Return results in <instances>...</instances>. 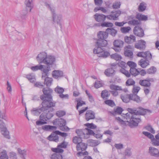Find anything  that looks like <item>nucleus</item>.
Masks as SVG:
<instances>
[{
	"label": "nucleus",
	"mask_w": 159,
	"mask_h": 159,
	"mask_svg": "<svg viewBox=\"0 0 159 159\" xmlns=\"http://www.w3.org/2000/svg\"><path fill=\"white\" fill-rule=\"evenodd\" d=\"M42 91L43 94L40 97V98L43 101L42 103V107H46L45 109L46 110L48 109V108L49 109L51 107H54L55 103L52 102V96L51 94L53 92L52 89L47 87L43 88Z\"/></svg>",
	"instance_id": "obj_1"
},
{
	"label": "nucleus",
	"mask_w": 159,
	"mask_h": 159,
	"mask_svg": "<svg viewBox=\"0 0 159 159\" xmlns=\"http://www.w3.org/2000/svg\"><path fill=\"white\" fill-rule=\"evenodd\" d=\"M129 109H132L128 108L127 111L129 112L126 114H123L122 115V118L129 123L130 126H136L141 120L139 117L136 116L134 112V111H130Z\"/></svg>",
	"instance_id": "obj_2"
},
{
	"label": "nucleus",
	"mask_w": 159,
	"mask_h": 159,
	"mask_svg": "<svg viewBox=\"0 0 159 159\" xmlns=\"http://www.w3.org/2000/svg\"><path fill=\"white\" fill-rule=\"evenodd\" d=\"M45 5L50 10L52 15V19L53 23H57L60 26H61V25L60 22V20L61 18V16L57 15L55 12L54 7L52 5L47 2L45 3Z\"/></svg>",
	"instance_id": "obj_3"
},
{
	"label": "nucleus",
	"mask_w": 159,
	"mask_h": 159,
	"mask_svg": "<svg viewBox=\"0 0 159 159\" xmlns=\"http://www.w3.org/2000/svg\"><path fill=\"white\" fill-rule=\"evenodd\" d=\"M32 2L33 0H25V3L26 6V10H23L21 11L20 17L22 19H24L25 18L28 11H31L33 7Z\"/></svg>",
	"instance_id": "obj_4"
},
{
	"label": "nucleus",
	"mask_w": 159,
	"mask_h": 159,
	"mask_svg": "<svg viewBox=\"0 0 159 159\" xmlns=\"http://www.w3.org/2000/svg\"><path fill=\"white\" fill-rule=\"evenodd\" d=\"M93 52L94 53L97 54L98 57L104 58H106L110 56V53L109 52L104 50L102 47L96 45L93 49Z\"/></svg>",
	"instance_id": "obj_5"
},
{
	"label": "nucleus",
	"mask_w": 159,
	"mask_h": 159,
	"mask_svg": "<svg viewBox=\"0 0 159 159\" xmlns=\"http://www.w3.org/2000/svg\"><path fill=\"white\" fill-rule=\"evenodd\" d=\"M53 125H59L61 130L64 131H68L69 129L66 126V120L62 118H58L54 120L53 121Z\"/></svg>",
	"instance_id": "obj_6"
},
{
	"label": "nucleus",
	"mask_w": 159,
	"mask_h": 159,
	"mask_svg": "<svg viewBox=\"0 0 159 159\" xmlns=\"http://www.w3.org/2000/svg\"><path fill=\"white\" fill-rule=\"evenodd\" d=\"M130 111H134L135 115L137 117H138V115H143L147 114H150L152 112L151 110L145 109L143 108L142 107H139L138 110L134 109H129ZM138 117H139L138 116Z\"/></svg>",
	"instance_id": "obj_7"
},
{
	"label": "nucleus",
	"mask_w": 159,
	"mask_h": 159,
	"mask_svg": "<svg viewBox=\"0 0 159 159\" xmlns=\"http://www.w3.org/2000/svg\"><path fill=\"white\" fill-rule=\"evenodd\" d=\"M0 129L2 134L6 138L8 139H10V136L9 134V132L6 127L5 123L2 120H0Z\"/></svg>",
	"instance_id": "obj_8"
},
{
	"label": "nucleus",
	"mask_w": 159,
	"mask_h": 159,
	"mask_svg": "<svg viewBox=\"0 0 159 159\" xmlns=\"http://www.w3.org/2000/svg\"><path fill=\"white\" fill-rule=\"evenodd\" d=\"M121 14V11L119 10L112 11L110 15H107V18L110 20H116Z\"/></svg>",
	"instance_id": "obj_9"
},
{
	"label": "nucleus",
	"mask_w": 159,
	"mask_h": 159,
	"mask_svg": "<svg viewBox=\"0 0 159 159\" xmlns=\"http://www.w3.org/2000/svg\"><path fill=\"white\" fill-rule=\"evenodd\" d=\"M134 50V47L132 45H129L125 46L124 48V54L125 56L129 57H132L133 51Z\"/></svg>",
	"instance_id": "obj_10"
},
{
	"label": "nucleus",
	"mask_w": 159,
	"mask_h": 159,
	"mask_svg": "<svg viewBox=\"0 0 159 159\" xmlns=\"http://www.w3.org/2000/svg\"><path fill=\"white\" fill-rule=\"evenodd\" d=\"M153 81V79H149L146 80H141L139 82V84L145 87H151V84L150 81Z\"/></svg>",
	"instance_id": "obj_11"
},
{
	"label": "nucleus",
	"mask_w": 159,
	"mask_h": 159,
	"mask_svg": "<svg viewBox=\"0 0 159 159\" xmlns=\"http://www.w3.org/2000/svg\"><path fill=\"white\" fill-rule=\"evenodd\" d=\"M146 42L143 40H140L138 41L134 45L135 48L139 50H143L145 49L146 46Z\"/></svg>",
	"instance_id": "obj_12"
},
{
	"label": "nucleus",
	"mask_w": 159,
	"mask_h": 159,
	"mask_svg": "<svg viewBox=\"0 0 159 159\" xmlns=\"http://www.w3.org/2000/svg\"><path fill=\"white\" fill-rule=\"evenodd\" d=\"M133 32L135 35L140 37L143 36L144 34L143 30L138 26H136L134 28Z\"/></svg>",
	"instance_id": "obj_13"
},
{
	"label": "nucleus",
	"mask_w": 159,
	"mask_h": 159,
	"mask_svg": "<svg viewBox=\"0 0 159 159\" xmlns=\"http://www.w3.org/2000/svg\"><path fill=\"white\" fill-rule=\"evenodd\" d=\"M137 55L139 57L146 58L148 60H151L152 58V54L150 52L148 51L139 52L137 54Z\"/></svg>",
	"instance_id": "obj_14"
},
{
	"label": "nucleus",
	"mask_w": 159,
	"mask_h": 159,
	"mask_svg": "<svg viewBox=\"0 0 159 159\" xmlns=\"http://www.w3.org/2000/svg\"><path fill=\"white\" fill-rule=\"evenodd\" d=\"M148 153L151 156L156 157H159V152L158 149L153 147H149Z\"/></svg>",
	"instance_id": "obj_15"
},
{
	"label": "nucleus",
	"mask_w": 159,
	"mask_h": 159,
	"mask_svg": "<svg viewBox=\"0 0 159 159\" xmlns=\"http://www.w3.org/2000/svg\"><path fill=\"white\" fill-rule=\"evenodd\" d=\"M55 59L54 56L52 55L47 56L43 63L47 65H52L55 61Z\"/></svg>",
	"instance_id": "obj_16"
},
{
	"label": "nucleus",
	"mask_w": 159,
	"mask_h": 159,
	"mask_svg": "<svg viewBox=\"0 0 159 159\" xmlns=\"http://www.w3.org/2000/svg\"><path fill=\"white\" fill-rule=\"evenodd\" d=\"M107 16H105L103 14H96L94 15V18L95 20L98 22H103L106 20V18H107Z\"/></svg>",
	"instance_id": "obj_17"
},
{
	"label": "nucleus",
	"mask_w": 159,
	"mask_h": 159,
	"mask_svg": "<svg viewBox=\"0 0 159 159\" xmlns=\"http://www.w3.org/2000/svg\"><path fill=\"white\" fill-rule=\"evenodd\" d=\"M95 115V113L93 111L91 110L87 111L85 114L86 120L88 121L90 120L94 119Z\"/></svg>",
	"instance_id": "obj_18"
},
{
	"label": "nucleus",
	"mask_w": 159,
	"mask_h": 159,
	"mask_svg": "<svg viewBox=\"0 0 159 159\" xmlns=\"http://www.w3.org/2000/svg\"><path fill=\"white\" fill-rule=\"evenodd\" d=\"M96 45L101 47H105L107 44V42L105 39H98L95 42Z\"/></svg>",
	"instance_id": "obj_19"
},
{
	"label": "nucleus",
	"mask_w": 159,
	"mask_h": 159,
	"mask_svg": "<svg viewBox=\"0 0 159 159\" xmlns=\"http://www.w3.org/2000/svg\"><path fill=\"white\" fill-rule=\"evenodd\" d=\"M148 59L144 60L142 59L138 63V64L142 68H145L149 64V61Z\"/></svg>",
	"instance_id": "obj_20"
},
{
	"label": "nucleus",
	"mask_w": 159,
	"mask_h": 159,
	"mask_svg": "<svg viewBox=\"0 0 159 159\" xmlns=\"http://www.w3.org/2000/svg\"><path fill=\"white\" fill-rule=\"evenodd\" d=\"M109 88L112 90L111 91L122 90L125 92H126L128 91L126 89H123L121 86L113 84H110L109 86Z\"/></svg>",
	"instance_id": "obj_21"
},
{
	"label": "nucleus",
	"mask_w": 159,
	"mask_h": 159,
	"mask_svg": "<svg viewBox=\"0 0 159 159\" xmlns=\"http://www.w3.org/2000/svg\"><path fill=\"white\" fill-rule=\"evenodd\" d=\"M53 77L55 79H58L63 76V72L59 70H54L52 72Z\"/></svg>",
	"instance_id": "obj_22"
},
{
	"label": "nucleus",
	"mask_w": 159,
	"mask_h": 159,
	"mask_svg": "<svg viewBox=\"0 0 159 159\" xmlns=\"http://www.w3.org/2000/svg\"><path fill=\"white\" fill-rule=\"evenodd\" d=\"M58 136L56 132V131L52 133L48 137V139L50 141H53L57 142L58 141Z\"/></svg>",
	"instance_id": "obj_23"
},
{
	"label": "nucleus",
	"mask_w": 159,
	"mask_h": 159,
	"mask_svg": "<svg viewBox=\"0 0 159 159\" xmlns=\"http://www.w3.org/2000/svg\"><path fill=\"white\" fill-rule=\"evenodd\" d=\"M97 37L99 39H107L108 36V33L104 31H100L98 32Z\"/></svg>",
	"instance_id": "obj_24"
},
{
	"label": "nucleus",
	"mask_w": 159,
	"mask_h": 159,
	"mask_svg": "<svg viewBox=\"0 0 159 159\" xmlns=\"http://www.w3.org/2000/svg\"><path fill=\"white\" fill-rule=\"evenodd\" d=\"M136 38L133 35H130L129 36H125V41L128 43H131L135 42Z\"/></svg>",
	"instance_id": "obj_25"
},
{
	"label": "nucleus",
	"mask_w": 159,
	"mask_h": 159,
	"mask_svg": "<svg viewBox=\"0 0 159 159\" xmlns=\"http://www.w3.org/2000/svg\"><path fill=\"white\" fill-rule=\"evenodd\" d=\"M87 147V145L84 143L82 142L80 143L77 144L76 148L78 151L81 150L84 151L86 149Z\"/></svg>",
	"instance_id": "obj_26"
},
{
	"label": "nucleus",
	"mask_w": 159,
	"mask_h": 159,
	"mask_svg": "<svg viewBox=\"0 0 159 159\" xmlns=\"http://www.w3.org/2000/svg\"><path fill=\"white\" fill-rule=\"evenodd\" d=\"M113 44L115 47L122 48L124 45V42L122 40L117 39L114 40Z\"/></svg>",
	"instance_id": "obj_27"
},
{
	"label": "nucleus",
	"mask_w": 159,
	"mask_h": 159,
	"mask_svg": "<svg viewBox=\"0 0 159 159\" xmlns=\"http://www.w3.org/2000/svg\"><path fill=\"white\" fill-rule=\"evenodd\" d=\"M121 98L124 102L128 103L131 100V94L121 95Z\"/></svg>",
	"instance_id": "obj_28"
},
{
	"label": "nucleus",
	"mask_w": 159,
	"mask_h": 159,
	"mask_svg": "<svg viewBox=\"0 0 159 159\" xmlns=\"http://www.w3.org/2000/svg\"><path fill=\"white\" fill-rule=\"evenodd\" d=\"M105 74L108 77L112 76L115 74V71L112 68H109L106 70Z\"/></svg>",
	"instance_id": "obj_29"
},
{
	"label": "nucleus",
	"mask_w": 159,
	"mask_h": 159,
	"mask_svg": "<svg viewBox=\"0 0 159 159\" xmlns=\"http://www.w3.org/2000/svg\"><path fill=\"white\" fill-rule=\"evenodd\" d=\"M42 129L44 130L49 131L55 130L57 129V127L49 125H42Z\"/></svg>",
	"instance_id": "obj_30"
},
{
	"label": "nucleus",
	"mask_w": 159,
	"mask_h": 159,
	"mask_svg": "<svg viewBox=\"0 0 159 159\" xmlns=\"http://www.w3.org/2000/svg\"><path fill=\"white\" fill-rule=\"evenodd\" d=\"M123 111L122 109L120 107H118L114 111L110 112V113L111 115L115 116H116L117 114L120 115L121 114Z\"/></svg>",
	"instance_id": "obj_31"
},
{
	"label": "nucleus",
	"mask_w": 159,
	"mask_h": 159,
	"mask_svg": "<svg viewBox=\"0 0 159 159\" xmlns=\"http://www.w3.org/2000/svg\"><path fill=\"white\" fill-rule=\"evenodd\" d=\"M131 100L137 102H140L141 101L140 98L136 94H131Z\"/></svg>",
	"instance_id": "obj_32"
},
{
	"label": "nucleus",
	"mask_w": 159,
	"mask_h": 159,
	"mask_svg": "<svg viewBox=\"0 0 159 159\" xmlns=\"http://www.w3.org/2000/svg\"><path fill=\"white\" fill-rule=\"evenodd\" d=\"M50 68L48 65L45 66L40 65V70L42 72L49 73L50 70Z\"/></svg>",
	"instance_id": "obj_33"
},
{
	"label": "nucleus",
	"mask_w": 159,
	"mask_h": 159,
	"mask_svg": "<svg viewBox=\"0 0 159 159\" xmlns=\"http://www.w3.org/2000/svg\"><path fill=\"white\" fill-rule=\"evenodd\" d=\"M31 114L35 116H38L40 114V107H38L33 108L31 110Z\"/></svg>",
	"instance_id": "obj_34"
},
{
	"label": "nucleus",
	"mask_w": 159,
	"mask_h": 159,
	"mask_svg": "<svg viewBox=\"0 0 159 159\" xmlns=\"http://www.w3.org/2000/svg\"><path fill=\"white\" fill-rule=\"evenodd\" d=\"M136 18L140 21V20H147L148 18L147 16L140 13H139L136 15Z\"/></svg>",
	"instance_id": "obj_35"
},
{
	"label": "nucleus",
	"mask_w": 159,
	"mask_h": 159,
	"mask_svg": "<svg viewBox=\"0 0 159 159\" xmlns=\"http://www.w3.org/2000/svg\"><path fill=\"white\" fill-rule=\"evenodd\" d=\"M44 80V83L46 86L48 87L51 85L53 81L52 79L51 78L48 77L43 80Z\"/></svg>",
	"instance_id": "obj_36"
},
{
	"label": "nucleus",
	"mask_w": 159,
	"mask_h": 159,
	"mask_svg": "<svg viewBox=\"0 0 159 159\" xmlns=\"http://www.w3.org/2000/svg\"><path fill=\"white\" fill-rule=\"evenodd\" d=\"M0 159H8L7 152L5 150H3L0 153Z\"/></svg>",
	"instance_id": "obj_37"
},
{
	"label": "nucleus",
	"mask_w": 159,
	"mask_h": 159,
	"mask_svg": "<svg viewBox=\"0 0 159 159\" xmlns=\"http://www.w3.org/2000/svg\"><path fill=\"white\" fill-rule=\"evenodd\" d=\"M106 31L113 37L116 36L117 32V31L113 28H108L107 29Z\"/></svg>",
	"instance_id": "obj_38"
},
{
	"label": "nucleus",
	"mask_w": 159,
	"mask_h": 159,
	"mask_svg": "<svg viewBox=\"0 0 159 159\" xmlns=\"http://www.w3.org/2000/svg\"><path fill=\"white\" fill-rule=\"evenodd\" d=\"M46 115H45V117L43 118L44 120H43L42 119V117L43 115L42 114L40 115V125L46 124L47 123L46 120L47 119H48L50 118V117L48 116V115L49 114V113H46Z\"/></svg>",
	"instance_id": "obj_39"
},
{
	"label": "nucleus",
	"mask_w": 159,
	"mask_h": 159,
	"mask_svg": "<svg viewBox=\"0 0 159 159\" xmlns=\"http://www.w3.org/2000/svg\"><path fill=\"white\" fill-rule=\"evenodd\" d=\"M76 133L78 134L79 137L82 138L83 137H85V134L84 129L83 130L82 129H77L76 130Z\"/></svg>",
	"instance_id": "obj_40"
},
{
	"label": "nucleus",
	"mask_w": 159,
	"mask_h": 159,
	"mask_svg": "<svg viewBox=\"0 0 159 159\" xmlns=\"http://www.w3.org/2000/svg\"><path fill=\"white\" fill-rule=\"evenodd\" d=\"M129 71L131 75L134 76L138 75L139 74V72L136 68L130 69Z\"/></svg>",
	"instance_id": "obj_41"
},
{
	"label": "nucleus",
	"mask_w": 159,
	"mask_h": 159,
	"mask_svg": "<svg viewBox=\"0 0 159 159\" xmlns=\"http://www.w3.org/2000/svg\"><path fill=\"white\" fill-rule=\"evenodd\" d=\"M110 56L111 58L114 59L116 61L120 60L122 58L121 56L116 53L113 54L111 55Z\"/></svg>",
	"instance_id": "obj_42"
},
{
	"label": "nucleus",
	"mask_w": 159,
	"mask_h": 159,
	"mask_svg": "<svg viewBox=\"0 0 159 159\" xmlns=\"http://www.w3.org/2000/svg\"><path fill=\"white\" fill-rule=\"evenodd\" d=\"M76 100L77 102L76 107L77 109H78L79 107L82 106L83 105L85 104V102L82 100L81 98H79L78 99H76Z\"/></svg>",
	"instance_id": "obj_43"
},
{
	"label": "nucleus",
	"mask_w": 159,
	"mask_h": 159,
	"mask_svg": "<svg viewBox=\"0 0 159 159\" xmlns=\"http://www.w3.org/2000/svg\"><path fill=\"white\" fill-rule=\"evenodd\" d=\"M99 10L101 11L102 12L104 13H107V10L106 8L103 7H95L94 10V12H97Z\"/></svg>",
	"instance_id": "obj_44"
},
{
	"label": "nucleus",
	"mask_w": 159,
	"mask_h": 159,
	"mask_svg": "<svg viewBox=\"0 0 159 159\" xmlns=\"http://www.w3.org/2000/svg\"><path fill=\"white\" fill-rule=\"evenodd\" d=\"M26 78L31 83H34L36 80L34 75L32 74H30L26 75Z\"/></svg>",
	"instance_id": "obj_45"
},
{
	"label": "nucleus",
	"mask_w": 159,
	"mask_h": 159,
	"mask_svg": "<svg viewBox=\"0 0 159 159\" xmlns=\"http://www.w3.org/2000/svg\"><path fill=\"white\" fill-rule=\"evenodd\" d=\"M110 95L108 91L106 90L102 91L101 93V96L103 98H107L110 96Z\"/></svg>",
	"instance_id": "obj_46"
},
{
	"label": "nucleus",
	"mask_w": 159,
	"mask_h": 159,
	"mask_svg": "<svg viewBox=\"0 0 159 159\" xmlns=\"http://www.w3.org/2000/svg\"><path fill=\"white\" fill-rule=\"evenodd\" d=\"M131 30V28L129 26L123 27L120 28V31L123 33H128Z\"/></svg>",
	"instance_id": "obj_47"
},
{
	"label": "nucleus",
	"mask_w": 159,
	"mask_h": 159,
	"mask_svg": "<svg viewBox=\"0 0 159 159\" xmlns=\"http://www.w3.org/2000/svg\"><path fill=\"white\" fill-rule=\"evenodd\" d=\"M146 7L145 3L143 2H142L139 6V11H143L145 10Z\"/></svg>",
	"instance_id": "obj_48"
},
{
	"label": "nucleus",
	"mask_w": 159,
	"mask_h": 159,
	"mask_svg": "<svg viewBox=\"0 0 159 159\" xmlns=\"http://www.w3.org/2000/svg\"><path fill=\"white\" fill-rule=\"evenodd\" d=\"M156 68L152 66L147 70V73L148 74H153L156 71Z\"/></svg>",
	"instance_id": "obj_49"
},
{
	"label": "nucleus",
	"mask_w": 159,
	"mask_h": 159,
	"mask_svg": "<svg viewBox=\"0 0 159 159\" xmlns=\"http://www.w3.org/2000/svg\"><path fill=\"white\" fill-rule=\"evenodd\" d=\"M101 25L102 27H112L113 25V23L111 22L105 21L102 23L101 24Z\"/></svg>",
	"instance_id": "obj_50"
},
{
	"label": "nucleus",
	"mask_w": 159,
	"mask_h": 159,
	"mask_svg": "<svg viewBox=\"0 0 159 159\" xmlns=\"http://www.w3.org/2000/svg\"><path fill=\"white\" fill-rule=\"evenodd\" d=\"M47 57V54L45 52L40 53V63H43Z\"/></svg>",
	"instance_id": "obj_51"
},
{
	"label": "nucleus",
	"mask_w": 159,
	"mask_h": 159,
	"mask_svg": "<svg viewBox=\"0 0 159 159\" xmlns=\"http://www.w3.org/2000/svg\"><path fill=\"white\" fill-rule=\"evenodd\" d=\"M91 145L92 146H96L100 143V141L97 140H89Z\"/></svg>",
	"instance_id": "obj_52"
},
{
	"label": "nucleus",
	"mask_w": 159,
	"mask_h": 159,
	"mask_svg": "<svg viewBox=\"0 0 159 159\" xmlns=\"http://www.w3.org/2000/svg\"><path fill=\"white\" fill-rule=\"evenodd\" d=\"M55 91L57 93L60 94L61 93H62L64 92V90L61 87L59 86H57L55 88Z\"/></svg>",
	"instance_id": "obj_53"
},
{
	"label": "nucleus",
	"mask_w": 159,
	"mask_h": 159,
	"mask_svg": "<svg viewBox=\"0 0 159 159\" xmlns=\"http://www.w3.org/2000/svg\"><path fill=\"white\" fill-rule=\"evenodd\" d=\"M120 71L122 73L124 74L126 77H129L130 76V73L127 70H126L123 68H121L120 70Z\"/></svg>",
	"instance_id": "obj_54"
},
{
	"label": "nucleus",
	"mask_w": 159,
	"mask_h": 159,
	"mask_svg": "<svg viewBox=\"0 0 159 159\" xmlns=\"http://www.w3.org/2000/svg\"><path fill=\"white\" fill-rule=\"evenodd\" d=\"M127 65L129 66L130 67V69L134 68H136L137 66L136 64L131 61H128L127 63Z\"/></svg>",
	"instance_id": "obj_55"
},
{
	"label": "nucleus",
	"mask_w": 159,
	"mask_h": 159,
	"mask_svg": "<svg viewBox=\"0 0 159 159\" xmlns=\"http://www.w3.org/2000/svg\"><path fill=\"white\" fill-rule=\"evenodd\" d=\"M105 103L108 105L113 107L115 106V104L114 101L111 100H108L105 101Z\"/></svg>",
	"instance_id": "obj_56"
},
{
	"label": "nucleus",
	"mask_w": 159,
	"mask_h": 159,
	"mask_svg": "<svg viewBox=\"0 0 159 159\" xmlns=\"http://www.w3.org/2000/svg\"><path fill=\"white\" fill-rule=\"evenodd\" d=\"M81 138L79 137H74L73 139V142L77 144L81 143L82 142Z\"/></svg>",
	"instance_id": "obj_57"
},
{
	"label": "nucleus",
	"mask_w": 159,
	"mask_h": 159,
	"mask_svg": "<svg viewBox=\"0 0 159 159\" xmlns=\"http://www.w3.org/2000/svg\"><path fill=\"white\" fill-rule=\"evenodd\" d=\"M135 83V82L134 80L131 79H128L126 82V86L134 85Z\"/></svg>",
	"instance_id": "obj_58"
},
{
	"label": "nucleus",
	"mask_w": 159,
	"mask_h": 159,
	"mask_svg": "<svg viewBox=\"0 0 159 159\" xmlns=\"http://www.w3.org/2000/svg\"><path fill=\"white\" fill-rule=\"evenodd\" d=\"M128 23L133 25H136L140 24V21L139 20H133L129 21Z\"/></svg>",
	"instance_id": "obj_59"
},
{
	"label": "nucleus",
	"mask_w": 159,
	"mask_h": 159,
	"mask_svg": "<svg viewBox=\"0 0 159 159\" xmlns=\"http://www.w3.org/2000/svg\"><path fill=\"white\" fill-rule=\"evenodd\" d=\"M84 131H85V133L87 135H94L95 133L92 130L89 129L88 128L85 129H84Z\"/></svg>",
	"instance_id": "obj_60"
},
{
	"label": "nucleus",
	"mask_w": 159,
	"mask_h": 159,
	"mask_svg": "<svg viewBox=\"0 0 159 159\" xmlns=\"http://www.w3.org/2000/svg\"><path fill=\"white\" fill-rule=\"evenodd\" d=\"M124 153L125 156H130L132 154L131 149L129 148H126L125 150Z\"/></svg>",
	"instance_id": "obj_61"
},
{
	"label": "nucleus",
	"mask_w": 159,
	"mask_h": 159,
	"mask_svg": "<svg viewBox=\"0 0 159 159\" xmlns=\"http://www.w3.org/2000/svg\"><path fill=\"white\" fill-rule=\"evenodd\" d=\"M116 119L121 125H126L125 121L121 119L119 117H116Z\"/></svg>",
	"instance_id": "obj_62"
},
{
	"label": "nucleus",
	"mask_w": 159,
	"mask_h": 159,
	"mask_svg": "<svg viewBox=\"0 0 159 159\" xmlns=\"http://www.w3.org/2000/svg\"><path fill=\"white\" fill-rule=\"evenodd\" d=\"M121 5L120 2H116L113 3L112 5V7L114 9H118L120 7Z\"/></svg>",
	"instance_id": "obj_63"
},
{
	"label": "nucleus",
	"mask_w": 159,
	"mask_h": 159,
	"mask_svg": "<svg viewBox=\"0 0 159 159\" xmlns=\"http://www.w3.org/2000/svg\"><path fill=\"white\" fill-rule=\"evenodd\" d=\"M158 140L155 139L154 138L151 140V142L152 145L154 146H159V141Z\"/></svg>",
	"instance_id": "obj_64"
}]
</instances>
